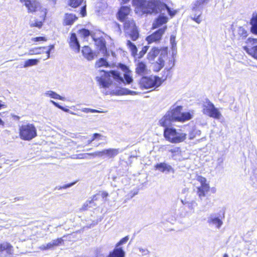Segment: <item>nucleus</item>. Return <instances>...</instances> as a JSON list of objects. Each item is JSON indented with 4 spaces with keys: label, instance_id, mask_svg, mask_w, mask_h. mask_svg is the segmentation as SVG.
Returning a JSON list of instances; mask_svg holds the SVG:
<instances>
[{
    "label": "nucleus",
    "instance_id": "38",
    "mask_svg": "<svg viewBox=\"0 0 257 257\" xmlns=\"http://www.w3.org/2000/svg\"><path fill=\"white\" fill-rule=\"evenodd\" d=\"M39 248L42 250H45L47 249H54V247L53 246L52 243L51 241L50 242L46 244H42L40 247Z\"/></svg>",
    "mask_w": 257,
    "mask_h": 257
},
{
    "label": "nucleus",
    "instance_id": "32",
    "mask_svg": "<svg viewBox=\"0 0 257 257\" xmlns=\"http://www.w3.org/2000/svg\"><path fill=\"white\" fill-rule=\"evenodd\" d=\"M39 59H30L26 60L25 62V64L24 65V68L36 65L39 63Z\"/></svg>",
    "mask_w": 257,
    "mask_h": 257
},
{
    "label": "nucleus",
    "instance_id": "37",
    "mask_svg": "<svg viewBox=\"0 0 257 257\" xmlns=\"http://www.w3.org/2000/svg\"><path fill=\"white\" fill-rule=\"evenodd\" d=\"M79 33L84 38L87 37L89 36H94L88 30L85 29H82L79 31Z\"/></svg>",
    "mask_w": 257,
    "mask_h": 257
},
{
    "label": "nucleus",
    "instance_id": "52",
    "mask_svg": "<svg viewBox=\"0 0 257 257\" xmlns=\"http://www.w3.org/2000/svg\"><path fill=\"white\" fill-rule=\"evenodd\" d=\"M89 200L86 201L84 204L83 205L82 207H81V210L82 211H83V210H86L87 209V208L88 207H89Z\"/></svg>",
    "mask_w": 257,
    "mask_h": 257
},
{
    "label": "nucleus",
    "instance_id": "36",
    "mask_svg": "<svg viewBox=\"0 0 257 257\" xmlns=\"http://www.w3.org/2000/svg\"><path fill=\"white\" fill-rule=\"evenodd\" d=\"M83 0H69V5L73 8H76L80 6Z\"/></svg>",
    "mask_w": 257,
    "mask_h": 257
},
{
    "label": "nucleus",
    "instance_id": "19",
    "mask_svg": "<svg viewBox=\"0 0 257 257\" xmlns=\"http://www.w3.org/2000/svg\"><path fill=\"white\" fill-rule=\"evenodd\" d=\"M125 252L122 247H116L109 252V254L106 257H125Z\"/></svg>",
    "mask_w": 257,
    "mask_h": 257
},
{
    "label": "nucleus",
    "instance_id": "22",
    "mask_svg": "<svg viewBox=\"0 0 257 257\" xmlns=\"http://www.w3.org/2000/svg\"><path fill=\"white\" fill-rule=\"evenodd\" d=\"M155 168L162 172H174V169L172 166L166 163L157 164L156 165Z\"/></svg>",
    "mask_w": 257,
    "mask_h": 257
},
{
    "label": "nucleus",
    "instance_id": "25",
    "mask_svg": "<svg viewBox=\"0 0 257 257\" xmlns=\"http://www.w3.org/2000/svg\"><path fill=\"white\" fill-rule=\"evenodd\" d=\"M147 71V66L143 62L139 61L136 65V72L139 75H144Z\"/></svg>",
    "mask_w": 257,
    "mask_h": 257
},
{
    "label": "nucleus",
    "instance_id": "10",
    "mask_svg": "<svg viewBox=\"0 0 257 257\" xmlns=\"http://www.w3.org/2000/svg\"><path fill=\"white\" fill-rule=\"evenodd\" d=\"M162 81L158 76L143 77L139 82L140 87L144 89L156 88L160 86Z\"/></svg>",
    "mask_w": 257,
    "mask_h": 257
},
{
    "label": "nucleus",
    "instance_id": "16",
    "mask_svg": "<svg viewBox=\"0 0 257 257\" xmlns=\"http://www.w3.org/2000/svg\"><path fill=\"white\" fill-rule=\"evenodd\" d=\"M247 40L252 45L257 44V39L248 38ZM245 50L249 55L257 59V45L253 46L250 48H245Z\"/></svg>",
    "mask_w": 257,
    "mask_h": 257
},
{
    "label": "nucleus",
    "instance_id": "3",
    "mask_svg": "<svg viewBox=\"0 0 257 257\" xmlns=\"http://www.w3.org/2000/svg\"><path fill=\"white\" fill-rule=\"evenodd\" d=\"M182 106L176 104L171 106L165 115L160 119V125L163 127L169 126L174 122H184L191 119L193 115L189 112H182Z\"/></svg>",
    "mask_w": 257,
    "mask_h": 257
},
{
    "label": "nucleus",
    "instance_id": "49",
    "mask_svg": "<svg viewBox=\"0 0 257 257\" xmlns=\"http://www.w3.org/2000/svg\"><path fill=\"white\" fill-rule=\"evenodd\" d=\"M197 180L200 183L201 185H208L206 183V179L204 177L199 176L197 178Z\"/></svg>",
    "mask_w": 257,
    "mask_h": 257
},
{
    "label": "nucleus",
    "instance_id": "60",
    "mask_svg": "<svg viewBox=\"0 0 257 257\" xmlns=\"http://www.w3.org/2000/svg\"><path fill=\"white\" fill-rule=\"evenodd\" d=\"M181 202H182V203L183 204H184V205H187V203H188V202H189V201H186V200H182V199H181Z\"/></svg>",
    "mask_w": 257,
    "mask_h": 257
},
{
    "label": "nucleus",
    "instance_id": "35",
    "mask_svg": "<svg viewBox=\"0 0 257 257\" xmlns=\"http://www.w3.org/2000/svg\"><path fill=\"white\" fill-rule=\"evenodd\" d=\"M108 62L104 59L100 58L98 61L96 62L95 66L97 67H100L102 66H108Z\"/></svg>",
    "mask_w": 257,
    "mask_h": 257
},
{
    "label": "nucleus",
    "instance_id": "53",
    "mask_svg": "<svg viewBox=\"0 0 257 257\" xmlns=\"http://www.w3.org/2000/svg\"><path fill=\"white\" fill-rule=\"evenodd\" d=\"M99 194H97L93 196L91 200H89V204L93 203L95 201H96L98 199Z\"/></svg>",
    "mask_w": 257,
    "mask_h": 257
},
{
    "label": "nucleus",
    "instance_id": "42",
    "mask_svg": "<svg viewBox=\"0 0 257 257\" xmlns=\"http://www.w3.org/2000/svg\"><path fill=\"white\" fill-rule=\"evenodd\" d=\"M46 51H44V52H46L47 54L46 57L44 59V60H47L50 57V52L54 49V45H51L48 48L46 47Z\"/></svg>",
    "mask_w": 257,
    "mask_h": 257
},
{
    "label": "nucleus",
    "instance_id": "21",
    "mask_svg": "<svg viewBox=\"0 0 257 257\" xmlns=\"http://www.w3.org/2000/svg\"><path fill=\"white\" fill-rule=\"evenodd\" d=\"M165 14L161 13V15L156 19L153 24V28H157L168 22V17L165 16Z\"/></svg>",
    "mask_w": 257,
    "mask_h": 257
},
{
    "label": "nucleus",
    "instance_id": "39",
    "mask_svg": "<svg viewBox=\"0 0 257 257\" xmlns=\"http://www.w3.org/2000/svg\"><path fill=\"white\" fill-rule=\"evenodd\" d=\"M197 205L198 204L195 201L192 200L191 201H189L188 203H187V206L188 207V209L192 210L193 212H194V209L197 206Z\"/></svg>",
    "mask_w": 257,
    "mask_h": 257
},
{
    "label": "nucleus",
    "instance_id": "20",
    "mask_svg": "<svg viewBox=\"0 0 257 257\" xmlns=\"http://www.w3.org/2000/svg\"><path fill=\"white\" fill-rule=\"evenodd\" d=\"M6 251L7 254L12 255L14 253L13 246L9 242L4 241L0 244V252Z\"/></svg>",
    "mask_w": 257,
    "mask_h": 257
},
{
    "label": "nucleus",
    "instance_id": "17",
    "mask_svg": "<svg viewBox=\"0 0 257 257\" xmlns=\"http://www.w3.org/2000/svg\"><path fill=\"white\" fill-rule=\"evenodd\" d=\"M131 9L128 6H122L120 8L118 12V17L119 20L123 22L125 20H128L127 16L130 14Z\"/></svg>",
    "mask_w": 257,
    "mask_h": 257
},
{
    "label": "nucleus",
    "instance_id": "31",
    "mask_svg": "<svg viewBox=\"0 0 257 257\" xmlns=\"http://www.w3.org/2000/svg\"><path fill=\"white\" fill-rule=\"evenodd\" d=\"M45 95L49 96L52 98L54 99H58L61 100H64L65 98L60 96L58 94L56 93V92L53 91H48L45 93Z\"/></svg>",
    "mask_w": 257,
    "mask_h": 257
},
{
    "label": "nucleus",
    "instance_id": "14",
    "mask_svg": "<svg viewBox=\"0 0 257 257\" xmlns=\"http://www.w3.org/2000/svg\"><path fill=\"white\" fill-rule=\"evenodd\" d=\"M92 38L95 42V44L99 49L100 52L104 55H107L106 42L104 39L102 37L95 38L94 36H92Z\"/></svg>",
    "mask_w": 257,
    "mask_h": 257
},
{
    "label": "nucleus",
    "instance_id": "5",
    "mask_svg": "<svg viewBox=\"0 0 257 257\" xmlns=\"http://www.w3.org/2000/svg\"><path fill=\"white\" fill-rule=\"evenodd\" d=\"M164 136L165 139L172 143H180L186 139L187 134L181 130H176L169 126L164 127Z\"/></svg>",
    "mask_w": 257,
    "mask_h": 257
},
{
    "label": "nucleus",
    "instance_id": "43",
    "mask_svg": "<svg viewBox=\"0 0 257 257\" xmlns=\"http://www.w3.org/2000/svg\"><path fill=\"white\" fill-rule=\"evenodd\" d=\"M149 47L148 46H144L143 47L142 50L139 52V54H138V56L136 58H138L139 59H140L142 58L144 55L146 54V53L147 52L148 50Z\"/></svg>",
    "mask_w": 257,
    "mask_h": 257
},
{
    "label": "nucleus",
    "instance_id": "34",
    "mask_svg": "<svg viewBox=\"0 0 257 257\" xmlns=\"http://www.w3.org/2000/svg\"><path fill=\"white\" fill-rule=\"evenodd\" d=\"M30 27H37L41 28L43 26V22L42 21H38L37 19H35L33 21H30L29 23Z\"/></svg>",
    "mask_w": 257,
    "mask_h": 257
},
{
    "label": "nucleus",
    "instance_id": "6",
    "mask_svg": "<svg viewBox=\"0 0 257 257\" xmlns=\"http://www.w3.org/2000/svg\"><path fill=\"white\" fill-rule=\"evenodd\" d=\"M210 0H195L192 4V15L191 17L197 23H201V16L204 7Z\"/></svg>",
    "mask_w": 257,
    "mask_h": 257
},
{
    "label": "nucleus",
    "instance_id": "54",
    "mask_svg": "<svg viewBox=\"0 0 257 257\" xmlns=\"http://www.w3.org/2000/svg\"><path fill=\"white\" fill-rule=\"evenodd\" d=\"M80 14L82 16L85 17L86 15V5L84 6L81 9L80 11Z\"/></svg>",
    "mask_w": 257,
    "mask_h": 257
},
{
    "label": "nucleus",
    "instance_id": "63",
    "mask_svg": "<svg viewBox=\"0 0 257 257\" xmlns=\"http://www.w3.org/2000/svg\"><path fill=\"white\" fill-rule=\"evenodd\" d=\"M61 109L63 110L64 111H65V112H68L69 111V110L68 109L65 108H64L63 106H62V109Z\"/></svg>",
    "mask_w": 257,
    "mask_h": 257
},
{
    "label": "nucleus",
    "instance_id": "1",
    "mask_svg": "<svg viewBox=\"0 0 257 257\" xmlns=\"http://www.w3.org/2000/svg\"><path fill=\"white\" fill-rule=\"evenodd\" d=\"M133 4L143 14H156L160 13L166 14L167 13L170 16H174L176 13L160 0H133Z\"/></svg>",
    "mask_w": 257,
    "mask_h": 257
},
{
    "label": "nucleus",
    "instance_id": "26",
    "mask_svg": "<svg viewBox=\"0 0 257 257\" xmlns=\"http://www.w3.org/2000/svg\"><path fill=\"white\" fill-rule=\"evenodd\" d=\"M115 94L117 95H136L138 93L136 91H132L125 88H120V89H117L113 92Z\"/></svg>",
    "mask_w": 257,
    "mask_h": 257
},
{
    "label": "nucleus",
    "instance_id": "2",
    "mask_svg": "<svg viewBox=\"0 0 257 257\" xmlns=\"http://www.w3.org/2000/svg\"><path fill=\"white\" fill-rule=\"evenodd\" d=\"M101 73L102 74L100 77H97V81L100 85L104 88L108 87L112 82L111 77H112L115 81L117 87L120 89L121 86L125 84H130L133 81L131 72H127L123 74V77L120 76V73L115 71H110L106 72L101 70Z\"/></svg>",
    "mask_w": 257,
    "mask_h": 257
},
{
    "label": "nucleus",
    "instance_id": "12",
    "mask_svg": "<svg viewBox=\"0 0 257 257\" xmlns=\"http://www.w3.org/2000/svg\"><path fill=\"white\" fill-rule=\"evenodd\" d=\"M122 151L119 149L109 148L104 149L101 151H96L93 153L87 154L93 157H98L103 159H113Z\"/></svg>",
    "mask_w": 257,
    "mask_h": 257
},
{
    "label": "nucleus",
    "instance_id": "11",
    "mask_svg": "<svg viewBox=\"0 0 257 257\" xmlns=\"http://www.w3.org/2000/svg\"><path fill=\"white\" fill-rule=\"evenodd\" d=\"M124 30L133 41H136L139 37V32L134 21L132 19L123 21Z\"/></svg>",
    "mask_w": 257,
    "mask_h": 257
},
{
    "label": "nucleus",
    "instance_id": "33",
    "mask_svg": "<svg viewBox=\"0 0 257 257\" xmlns=\"http://www.w3.org/2000/svg\"><path fill=\"white\" fill-rule=\"evenodd\" d=\"M237 35L239 39H243L247 36V32L244 28L239 27L237 29Z\"/></svg>",
    "mask_w": 257,
    "mask_h": 257
},
{
    "label": "nucleus",
    "instance_id": "28",
    "mask_svg": "<svg viewBox=\"0 0 257 257\" xmlns=\"http://www.w3.org/2000/svg\"><path fill=\"white\" fill-rule=\"evenodd\" d=\"M127 46L130 49L132 53V55L134 57H137V56H138V49L134 43H133L130 40L127 41Z\"/></svg>",
    "mask_w": 257,
    "mask_h": 257
},
{
    "label": "nucleus",
    "instance_id": "18",
    "mask_svg": "<svg viewBox=\"0 0 257 257\" xmlns=\"http://www.w3.org/2000/svg\"><path fill=\"white\" fill-rule=\"evenodd\" d=\"M69 45L71 48L77 53L79 52L80 46L75 33H72L71 35Z\"/></svg>",
    "mask_w": 257,
    "mask_h": 257
},
{
    "label": "nucleus",
    "instance_id": "48",
    "mask_svg": "<svg viewBox=\"0 0 257 257\" xmlns=\"http://www.w3.org/2000/svg\"><path fill=\"white\" fill-rule=\"evenodd\" d=\"M76 183V182H74L69 184H67L63 185V186L57 187L56 189L58 190H60L62 189H66L67 188H69L73 186Z\"/></svg>",
    "mask_w": 257,
    "mask_h": 257
},
{
    "label": "nucleus",
    "instance_id": "64",
    "mask_svg": "<svg viewBox=\"0 0 257 257\" xmlns=\"http://www.w3.org/2000/svg\"><path fill=\"white\" fill-rule=\"evenodd\" d=\"M89 204V207H92L93 206H95L96 205L94 203V202L93 203H91V204Z\"/></svg>",
    "mask_w": 257,
    "mask_h": 257
},
{
    "label": "nucleus",
    "instance_id": "23",
    "mask_svg": "<svg viewBox=\"0 0 257 257\" xmlns=\"http://www.w3.org/2000/svg\"><path fill=\"white\" fill-rule=\"evenodd\" d=\"M82 53L83 56L88 61H91L94 58L95 53L88 46H84L82 48Z\"/></svg>",
    "mask_w": 257,
    "mask_h": 257
},
{
    "label": "nucleus",
    "instance_id": "40",
    "mask_svg": "<svg viewBox=\"0 0 257 257\" xmlns=\"http://www.w3.org/2000/svg\"><path fill=\"white\" fill-rule=\"evenodd\" d=\"M63 241L64 240L62 238H58L51 241L54 248H55L56 246L60 245V244H62Z\"/></svg>",
    "mask_w": 257,
    "mask_h": 257
},
{
    "label": "nucleus",
    "instance_id": "50",
    "mask_svg": "<svg viewBox=\"0 0 257 257\" xmlns=\"http://www.w3.org/2000/svg\"><path fill=\"white\" fill-rule=\"evenodd\" d=\"M139 249L143 255H146L149 253V251L147 248H143L140 247L139 248Z\"/></svg>",
    "mask_w": 257,
    "mask_h": 257
},
{
    "label": "nucleus",
    "instance_id": "13",
    "mask_svg": "<svg viewBox=\"0 0 257 257\" xmlns=\"http://www.w3.org/2000/svg\"><path fill=\"white\" fill-rule=\"evenodd\" d=\"M167 27L165 26L163 28H160L151 35H149L146 38V40L149 44L153 42H159L161 39L163 35L164 34Z\"/></svg>",
    "mask_w": 257,
    "mask_h": 257
},
{
    "label": "nucleus",
    "instance_id": "29",
    "mask_svg": "<svg viewBox=\"0 0 257 257\" xmlns=\"http://www.w3.org/2000/svg\"><path fill=\"white\" fill-rule=\"evenodd\" d=\"M46 49V47L32 48L29 50L28 54L29 55H32L41 54L44 52V49Z\"/></svg>",
    "mask_w": 257,
    "mask_h": 257
},
{
    "label": "nucleus",
    "instance_id": "8",
    "mask_svg": "<svg viewBox=\"0 0 257 257\" xmlns=\"http://www.w3.org/2000/svg\"><path fill=\"white\" fill-rule=\"evenodd\" d=\"M202 112L204 114L216 119H219L222 117L218 109L208 99H206L203 104Z\"/></svg>",
    "mask_w": 257,
    "mask_h": 257
},
{
    "label": "nucleus",
    "instance_id": "27",
    "mask_svg": "<svg viewBox=\"0 0 257 257\" xmlns=\"http://www.w3.org/2000/svg\"><path fill=\"white\" fill-rule=\"evenodd\" d=\"M77 19L75 15L73 14H66L64 22L66 25H71Z\"/></svg>",
    "mask_w": 257,
    "mask_h": 257
},
{
    "label": "nucleus",
    "instance_id": "55",
    "mask_svg": "<svg viewBox=\"0 0 257 257\" xmlns=\"http://www.w3.org/2000/svg\"><path fill=\"white\" fill-rule=\"evenodd\" d=\"M50 102L54 104L56 107L59 108V109H62V106L59 105L58 103L55 101L51 100H50Z\"/></svg>",
    "mask_w": 257,
    "mask_h": 257
},
{
    "label": "nucleus",
    "instance_id": "62",
    "mask_svg": "<svg viewBox=\"0 0 257 257\" xmlns=\"http://www.w3.org/2000/svg\"><path fill=\"white\" fill-rule=\"evenodd\" d=\"M93 141L92 140V139H90V140H88L87 141V145H89L90 144H91Z\"/></svg>",
    "mask_w": 257,
    "mask_h": 257
},
{
    "label": "nucleus",
    "instance_id": "57",
    "mask_svg": "<svg viewBox=\"0 0 257 257\" xmlns=\"http://www.w3.org/2000/svg\"><path fill=\"white\" fill-rule=\"evenodd\" d=\"M97 224V221H93L92 223L90 224L89 225H87L86 227H87V228H91V227L96 225Z\"/></svg>",
    "mask_w": 257,
    "mask_h": 257
},
{
    "label": "nucleus",
    "instance_id": "41",
    "mask_svg": "<svg viewBox=\"0 0 257 257\" xmlns=\"http://www.w3.org/2000/svg\"><path fill=\"white\" fill-rule=\"evenodd\" d=\"M201 135V131L198 130H193L192 132L189 134V139H193L196 136H200Z\"/></svg>",
    "mask_w": 257,
    "mask_h": 257
},
{
    "label": "nucleus",
    "instance_id": "56",
    "mask_svg": "<svg viewBox=\"0 0 257 257\" xmlns=\"http://www.w3.org/2000/svg\"><path fill=\"white\" fill-rule=\"evenodd\" d=\"M101 196L103 198H106L108 196V193L106 192H105V191H103L101 193V194H100Z\"/></svg>",
    "mask_w": 257,
    "mask_h": 257
},
{
    "label": "nucleus",
    "instance_id": "58",
    "mask_svg": "<svg viewBox=\"0 0 257 257\" xmlns=\"http://www.w3.org/2000/svg\"><path fill=\"white\" fill-rule=\"evenodd\" d=\"M7 105L2 102V100H0V109H1L3 108H6Z\"/></svg>",
    "mask_w": 257,
    "mask_h": 257
},
{
    "label": "nucleus",
    "instance_id": "51",
    "mask_svg": "<svg viewBox=\"0 0 257 257\" xmlns=\"http://www.w3.org/2000/svg\"><path fill=\"white\" fill-rule=\"evenodd\" d=\"M32 40L35 42H38V41H46V39L45 37H38L36 38H34L32 39Z\"/></svg>",
    "mask_w": 257,
    "mask_h": 257
},
{
    "label": "nucleus",
    "instance_id": "44",
    "mask_svg": "<svg viewBox=\"0 0 257 257\" xmlns=\"http://www.w3.org/2000/svg\"><path fill=\"white\" fill-rule=\"evenodd\" d=\"M128 236H125L124 237L121 239L120 241L116 244L115 247H121L120 246L122 245L123 244L125 243L128 240Z\"/></svg>",
    "mask_w": 257,
    "mask_h": 257
},
{
    "label": "nucleus",
    "instance_id": "4",
    "mask_svg": "<svg viewBox=\"0 0 257 257\" xmlns=\"http://www.w3.org/2000/svg\"><path fill=\"white\" fill-rule=\"evenodd\" d=\"M167 57L166 49H159L156 47H153L147 55L149 61L153 64L154 71L156 72L159 71L164 66Z\"/></svg>",
    "mask_w": 257,
    "mask_h": 257
},
{
    "label": "nucleus",
    "instance_id": "59",
    "mask_svg": "<svg viewBox=\"0 0 257 257\" xmlns=\"http://www.w3.org/2000/svg\"><path fill=\"white\" fill-rule=\"evenodd\" d=\"M0 126H3V127L5 126V122L1 118H0Z\"/></svg>",
    "mask_w": 257,
    "mask_h": 257
},
{
    "label": "nucleus",
    "instance_id": "46",
    "mask_svg": "<svg viewBox=\"0 0 257 257\" xmlns=\"http://www.w3.org/2000/svg\"><path fill=\"white\" fill-rule=\"evenodd\" d=\"M91 139L93 141L96 139L104 140L106 139V137L103 136L100 134L95 133L93 135Z\"/></svg>",
    "mask_w": 257,
    "mask_h": 257
},
{
    "label": "nucleus",
    "instance_id": "45",
    "mask_svg": "<svg viewBox=\"0 0 257 257\" xmlns=\"http://www.w3.org/2000/svg\"><path fill=\"white\" fill-rule=\"evenodd\" d=\"M169 151L172 154V157L180 154L181 153L180 149L179 147H175L173 149H171Z\"/></svg>",
    "mask_w": 257,
    "mask_h": 257
},
{
    "label": "nucleus",
    "instance_id": "61",
    "mask_svg": "<svg viewBox=\"0 0 257 257\" xmlns=\"http://www.w3.org/2000/svg\"><path fill=\"white\" fill-rule=\"evenodd\" d=\"M13 117L15 119H17V120H19L20 119V116H18V115H13Z\"/></svg>",
    "mask_w": 257,
    "mask_h": 257
},
{
    "label": "nucleus",
    "instance_id": "9",
    "mask_svg": "<svg viewBox=\"0 0 257 257\" xmlns=\"http://www.w3.org/2000/svg\"><path fill=\"white\" fill-rule=\"evenodd\" d=\"M21 3L24 4V5L28 9L29 13H34L38 11H41L43 20H45L47 14V10L45 8H42L40 3L37 0H20Z\"/></svg>",
    "mask_w": 257,
    "mask_h": 257
},
{
    "label": "nucleus",
    "instance_id": "30",
    "mask_svg": "<svg viewBox=\"0 0 257 257\" xmlns=\"http://www.w3.org/2000/svg\"><path fill=\"white\" fill-rule=\"evenodd\" d=\"M250 25H251L250 31L251 33L257 35V16L253 17L250 20Z\"/></svg>",
    "mask_w": 257,
    "mask_h": 257
},
{
    "label": "nucleus",
    "instance_id": "7",
    "mask_svg": "<svg viewBox=\"0 0 257 257\" xmlns=\"http://www.w3.org/2000/svg\"><path fill=\"white\" fill-rule=\"evenodd\" d=\"M19 135L21 139L30 141L37 136V129L33 124H23L20 126Z\"/></svg>",
    "mask_w": 257,
    "mask_h": 257
},
{
    "label": "nucleus",
    "instance_id": "47",
    "mask_svg": "<svg viewBox=\"0 0 257 257\" xmlns=\"http://www.w3.org/2000/svg\"><path fill=\"white\" fill-rule=\"evenodd\" d=\"M82 111L85 113H94V112H102L103 111H101L96 109H91L88 108H84L82 109Z\"/></svg>",
    "mask_w": 257,
    "mask_h": 257
},
{
    "label": "nucleus",
    "instance_id": "24",
    "mask_svg": "<svg viewBox=\"0 0 257 257\" xmlns=\"http://www.w3.org/2000/svg\"><path fill=\"white\" fill-rule=\"evenodd\" d=\"M209 184L200 185L197 188V193L200 199H202V197L205 196L206 193L209 191Z\"/></svg>",
    "mask_w": 257,
    "mask_h": 257
},
{
    "label": "nucleus",
    "instance_id": "15",
    "mask_svg": "<svg viewBox=\"0 0 257 257\" xmlns=\"http://www.w3.org/2000/svg\"><path fill=\"white\" fill-rule=\"evenodd\" d=\"M207 223L210 226H215L219 229L223 224L222 221L215 214H211L207 219Z\"/></svg>",
    "mask_w": 257,
    "mask_h": 257
}]
</instances>
